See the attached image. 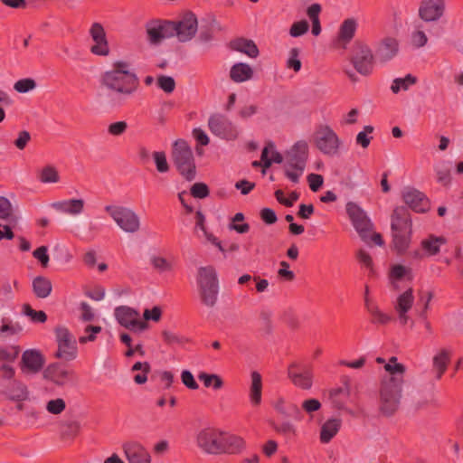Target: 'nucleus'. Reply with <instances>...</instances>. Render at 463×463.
I'll list each match as a JSON object with an SVG mask.
<instances>
[{"instance_id":"43","label":"nucleus","mask_w":463,"mask_h":463,"mask_svg":"<svg viewBox=\"0 0 463 463\" xmlns=\"http://www.w3.org/2000/svg\"><path fill=\"white\" fill-rule=\"evenodd\" d=\"M198 379L202 381L205 387H213L214 390H219L223 386L222 379L214 373H200Z\"/></svg>"},{"instance_id":"25","label":"nucleus","mask_w":463,"mask_h":463,"mask_svg":"<svg viewBox=\"0 0 463 463\" xmlns=\"http://www.w3.org/2000/svg\"><path fill=\"white\" fill-rule=\"evenodd\" d=\"M72 375V371L68 370L58 363L50 364L44 371V377L57 385L68 383L71 380Z\"/></svg>"},{"instance_id":"62","label":"nucleus","mask_w":463,"mask_h":463,"mask_svg":"<svg viewBox=\"0 0 463 463\" xmlns=\"http://www.w3.org/2000/svg\"><path fill=\"white\" fill-rule=\"evenodd\" d=\"M24 313L30 317L32 321L36 323H44L47 320V315L44 311H36L33 309L29 305L24 306Z\"/></svg>"},{"instance_id":"57","label":"nucleus","mask_w":463,"mask_h":463,"mask_svg":"<svg viewBox=\"0 0 463 463\" xmlns=\"http://www.w3.org/2000/svg\"><path fill=\"white\" fill-rule=\"evenodd\" d=\"M15 370L10 364H3L0 366V385L4 386L7 382L14 379Z\"/></svg>"},{"instance_id":"33","label":"nucleus","mask_w":463,"mask_h":463,"mask_svg":"<svg viewBox=\"0 0 463 463\" xmlns=\"http://www.w3.org/2000/svg\"><path fill=\"white\" fill-rule=\"evenodd\" d=\"M357 29V22L354 18H347L341 24L338 31L337 39L339 42L346 44L354 37Z\"/></svg>"},{"instance_id":"10","label":"nucleus","mask_w":463,"mask_h":463,"mask_svg":"<svg viewBox=\"0 0 463 463\" xmlns=\"http://www.w3.org/2000/svg\"><path fill=\"white\" fill-rule=\"evenodd\" d=\"M106 211L123 231L135 232L139 229V219L130 209L120 204H109Z\"/></svg>"},{"instance_id":"21","label":"nucleus","mask_w":463,"mask_h":463,"mask_svg":"<svg viewBox=\"0 0 463 463\" xmlns=\"http://www.w3.org/2000/svg\"><path fill=\"white\" fill-rule=\"evenodd\" d=\"M195 212V229L203 232L206 241L214 245L219 250H222V241L212 232H208L205 227V216L200 209L195 210L192 204H184V213L186 214Z\"/></svg>"},{"instance_id":"61","label":"nucleus","mask_w":463,"mask_h":463,"mask_svg":"<svg viewBox=\"0 0 463 463\" xmlns=\"http://www.w3.org/2000/svg\"><path fill=\"white\" fill-rule=\"evenodd\" d=\"M299 50L298 48H292L290 50V56L287 61V66L289 69H292L294 71L298 72L300 71L302 63L298 59Z\"/></svg>"},{"instance_id":"30","label":"nucleus","mask_w":463,"mask_h":463,"mask_svg":"<svg viewBox=\"0 0 463 463\" xmlns=\"http://www.w3.org/2000/svg\"><path fill=\"white\" fill-rule=\"evenodd\" d=\"M288 376L298 387L309 389L312 386V374L308 370L301 371L296 365H291L288 368Z\"/></svg>"},{"instance_id":"40","label":"nucleus","mask_w":463,"mask_h":463,"mask_svg":"<svg viewBox=\"0 0 463 463\" xmlns=\"http://www.w3.org/2000/svg\"><path fill=\"white\" fill-rule=\"evenodd\" d=\"M445 243V238L430 236L421 241V247L429 255H436L439 251L440 246Z\"/></svg>"},{"instance_id":"1","label":"nucleus","mask_w":463,"mask_h":463,"mask_svg":"<svg viewBox=\"0 0 463 463\" xmlns=\"http://www.w3.org/2000/svg\"><path fill=\"white\" fill-rule=\"evenodd\" d=\"M101 83L120 97L126 98L137 91L139 79L135 72L129 71L127 61H118L113 63L112 70L103 73Z\"/></svg>"},{"instance_id":"24","label":"nucleus","mask_w":463,"mask_h":463,"mask_svg":"<svg viewBox=\"0 0 463 463\" xmlns=\"http://www.w3.org/2000/svg\"><path fill=\"white\" fill-rule=\"evenodd\" d=\"M391 228L392 232L411 231V219L409 207L402 204L394 209L392 215Z\"/></svg>"},{"instance_id":"64","label":"nucleus","mask_w":463,"mask_h":463,"mask_svg":"<svg viewBox=\"0 0 463 463\" xmlns=\"http://www.w3.org/2000/svg\"><path fill=\"white\" fill-rule=\"evenodd\" d=\"M162 337L167 345H182L187 342L184 337L167 330L162 332Z\"/></svg>"},{"instance_id":"9","label":"nucleus","mask_w":463,"mask_h":463,"mask_svg":"<svg viewBox=\"0 0 463 463\" xmlns=\"http://www.w3.org/2000/svg\"><path fill=\"white\" fill-rule=\"evenodd\" d=\"M222 430L203 428L196 435V445L205 454L221 455Z\"/></svg>"},{"instance_id":"20","label":"nucleus","mask_w":463,"mask_h":463,"mask_svg":"<svg viewBox=\"0 0 463 463\" xmlns=\"http://www.w3.org/2000/svg\"><path fill=\"white\" fill-rule=\"evenodd\" d=\"M413 303L414 296L413 289L411 288H409L397 297L393 307L398 315V319L401 325L404 326L408 323V312L411 309Z\"/></svg>"},{"instance_id":"28","label":"nucleus","mask_w":463,"mask_h":463,"mask_svg":"<svg viewBox=\"0 0 463 463\" xmlns=\"http://www.w3.org/2000/svg\"><path fill=\"white\" fill-rule=\"evenodd\" d=\"M249 400L252 406L257 407L262 401V377L256 371L250 373V385L249 390Z\"/></svg>"},{"instance_id":"52","label":"nucleus","mask_w":463,"mask_h":463,"mask_svg":"<svg viewBox=\"0 0 463 463\" xmlns=\"http://www.w3.org/2000/svg\"><path fill=\"white\" fill-rule=\"evenodd\" d=\"M157 87L167 94L172 93L175 89V80L171 76L159 75L156 81Z\"/></svg>"},{"instance_id":"32","label":"nucleus","mask_w":463,"mask_h":463,"mask_svg":"<svg viewBox=\"0 0 463 463\" xmlns=\"http://www.w3.org/2000/svg\"><path fill=\"white\" fill-rule=\"evenodd\" d=\"M283 162L282 155L275 150V145L269 141L261 151V166L263 169L269 168L272 163L280 164Z\"/></svg>"},{"instance_id":"22","label":"nucleus","mask_w":463,"mask_h":463,"mask_svg":"<svg viewBox=\"0 0 463 463\" xmlns=\"http://www.w3.org/2000/svg\"><path fill=\"white\" fill-rule=\"evenodd\" d=\"M124 454L128 463H150L149 452L137 441L127 442L123 445Z\"/></svg>"},{"instance_id":"63","label":"nucleus","mask_w":463,"mask_h":463,"mask_svg":"<svg viewBox=\"0 0 463 463\" xmlns=\"http://www.w3.org/2000/svg\"><path fill=\"white\" fill-rule=\"evenodd\" d=\"M309 188L312 192H318L324 184V177L318 174H309L307 177Z\"/></svg>"},{"instance_id":"42","label":"nucleus","mask_w":463,"mask_h":463,"mask_svg":"<svg viewBox=\"0 0 463 463\" xmlns=\"http://www.w3.org/2000/svg\"><path fill=\"white\" fill-rule=\"evenodd\" d=\"M228 228L235 231L240 234L247 233L250 231V225L244 222V215L241 213H237L231 220Z\"/></svg>"},{"instance_id":"19","label":"nucleus","mask_w":463,"mask_h":463,"mask_svg":"<svg viewBox=\"0 0 463 463\" xmlns=\"http://www.w3.org/2000/svg\"><path fill=\"white\" fill-rule=\"evenodd\" d=\"M90 34L95 42V44L90 48V52L95 55L107 56L109 53V47L102 24L94 23L90 29Z\"/></svg>"},{"instance_id":"53","label":"nucleus","mask_w":463,"mask_h":463,"mask_svg":"<svg viewBox=\"0 0 463 463\" xmlns=\"http://www.w3.org/2000/svg\"><path fill=\"white\" fill-rule=\"evenodd\" d=\"M309 29V24L307 20H301L298 22L293 23L289 29V34L292 37H300L307 33Z\"/></svg>"},{"instance_id":"11","label":"nucleus","mask_w":463,"mask_h":463,"mask_svg":"<svg viewBox=\"0 0 463 463\" xmlns=\"http://www.w3.org/2000/svg\"><path fill=\"white\" fill-rule=\"evenodd\" d=\"M147 41L152 45L159 44L164 39L174 36L173 21L153 19L146 23L145 25Z\"/></svg>"},{"instance_id":"34","label":"nucleus","mask_w":463,"mask_h":463,"mask_svg":"<svg viewBox=\"0 0 463 463\" xmlns=\"http://www.w3.org/2000/svg\"><path fill=\"white\" fill-rule=\"evenodd\" d=\"M341 420L329 419L321 427L320 441L326 444L337 434L341 428Z\"/></svg>"},{"instance_id":"8","label":"nucleus","mask_w":463,"mask_h":463,"mask_svg":"<svg viewBox=\"0 0 463 463\" xmlns=\"http://www.w3.org/2000/svg\"><path fill=\"white\" fill-rule=\"evenodd\" d=\"M57 343V351L54 356L58 359L70 362L78 355L77 341L75 336L65 326H57L54 330Z\"/></svg>"},{"instance_id":"37","label":"nucleus","mask_w":463,"mask_h":463,"mask_svg":"<svg viewBox=\"0 0 463 463\" xmlns=\"http://www.w3.org/2000/svg\"><path fill=\"white\" fill-rule=\"evenodd\" d=\"M403 203H430L427 195L412 186H405L402 192Z\"/></svg>"},{"instance_id":"58","label":"nucleus","mask_w":463,"mask_h":463,"mask_svg":"<svg viewBox=\"0 0 463 463\" xmlns=\"http://www.w3.org/2000/svg\"><path fill=\"white\" fill-rule=\"evenodd\" d=\"M56 211L69 214L77 215L83 211V204H53Z\"/></svg>"},{"instance_id":"7","label":"nucleus","mask_w":463,"mask_h":463,"mask_svg":"<svg viewBox=\"0 0 463 463\" xmlns=\"http://www.w3.org/2000/svg\"><path fill=\"white\" fill-rule=\"evenodd\" d=\"M316 147L324 155L333 156L338 154L341 141L328 125H319L313 135Z\"/></svg>"},{"instance_id":"56","label":"nucleus","mask_w":463,"mask_h":463,"mask_svg":"<svg viewBox=\"0 0 463 463\" xmlns=\"http://www.w3.org/2000/svg\"><path fill=\"white\" fill-rule=\"evenodd\" d=\"M210 190L204 183H195L190 189V194L197 199H204L209 195Z\"/></svg>"},{"instance_id":"14","label":"nucleus","mask_w":463,"mask_h":463,"mask_svg":"<svg viewBox=\"0 0 463 463\" xmlns=\"http://www.w3.org/2000/svg\"><path fill=\"white\" fill-rule=\"evenodd\" d=\"M45 364V357L38 349H27L24 351L19 362V369L24 375H35L39 373Z\"/></svg>"},{"instance_id":"5","label":"nucleus","mask_w":463,"mask_h":463,"mask_svg":"<svg viewBox=\"0 0 463 463\" xmlns=\"http://www.w3.org/2000/svg\"><path fill=\"white\" fill-rule=\"evenodd\" d=\"M172 157L178 172L187 181L195 178V164L193 151L189 144L184 139H177L173 145Z\"/></svg>"},{"instance_id":"6","label":"nucleus","mask_w":463,"mask_h":463,"mask_svg":"<svg viewBox=\"0 0 463 463\" xmlns=\"http://www.w3.org/2000/svg\"><path fill=\"white\" fill-rule=\"evenodd\" d=\"M372 49L362 41H355L353 45L350 62L355 71L363 76H369L373 73L374 60Z\"/></svg>"},{"instance_id":"15","label":"nucleus","mask_w":463,"mask_h":463,"mask_svg":"<svg viewBox=\"0 0 463 463\" xmlns=\"http://www.w3.org/2000/svg\"><path fill=\"white\" fill-rule=\"evenodd\" d=\"M346 213L359 236L364 240L373 229L367 213L358 204H346Z\"/></svg>"},{"instance_id":"17","label":"nucleus","mask_w":463,"mask_h":463,"mask_svg":"<svg viewBox=\"0 0 463 463\" xmlns=\"http://www.w3.org/2000/svg\"><path fill=\"white\" fill-rule=\"evenodd\" d=\"M246 439L238 434L222 430L221 455H241L247 449Z\"/></svg>"},{"instance_id":"49","label":"nucleus","mask_w":463,"mask_h":463,"mask_svg":"<svg viewBox=\"0 0 463 463\" xmlns=\"http://www.w3.org/2000/svg\"><path fill=\"white\" fill-rule=\"evenodd\" d=\"M220 30V25L215 19H213L206 28H202L199 33V40L202 43H207L213 38V33Z\"/></svg>"},{"instance_id":"50","label":"nucleus","mask_w":463,"mask_h":463,"mask_svg":"<svg viewBox=\"0 0 463 463\" xmlns=\"http://www.w3.org/2000/svg\"><path fill=\"white\" fill-rule=\"evenodd\" d=\"M439 406V402L432 393H430L428 397L419 398L414 403L416 410H430L433 408H438Z\"/></svg>"},{"instance_id":"39","label":"nucleus","mask_w":463,"mask_h":463,"mask_svg":"<svg viewBox=\"0 0 463 463\" xmlns=\"http://www.w3.org/2000/svg\"><path fill=\"white\" fill-rule=\"evenodd\" d=\"M366 310L372 317L371 322L373 324L386 325L392 320V317L390 315L383 312L379 308L377 304H375V305L367 304Z\"/></svg>"},{"instance_id":"31","label":"nucleus","mask_w":463,"mask_h":463,"mask_svg":"<svg viewBox=\"0 0 463 463\" xmlns=\"http://www.w3.org/2000/svg\"><path fill=\"white\" fill-rule=\"evenodd\" d=\"M253 76L252 68L245 62H237L231 67L230 78L232 81L240 83L250 80Z\"/></svg>"},{"instance_id":"12","label":"nucleus","mask_w":463,"mask_h":463,"mask_svg":"<svg viewBox=\"0 0 463 463\" xmlns=\"http://www.w3.org/2000/svg\"><path fill=\"white\" fill-rule=\"evenodd\" d=\"M210 131L216 137L226 140H235L239 132L233 123L222 114H213L208 119Z\"/></svg>"},{"instance_id":"36","label":"nucleus","mask_w":463,"mask_h":463,"mask_svg":"<svg viewBox=\"0 0 463 463\" xmlns=\"http://www.w3.org/2000/svg\"><path fill=\"white\" fill-rule=\"evenodd\" d=\"M392 243L395 250L399 254L404 253L409 248L411 237V231L404 232H392Z\"/></svg>"},{"instance_id":"26","label":"nucleus","mask_w":463,"mask_h":463,"mask_svg":"<svg viewBox=\"0 0 463 463\" xmlns=\"http://www.w3.org/2000/svg\"><path fill=\"white\" fill-rule=\"evenodd\" d=\"M3 393L11 401L23 402L28 399L29 390L25 383L14 379L3 391Z\"/></svg>"},{"instance_id":"4","label":"nucleus","mask_w":463,"mask_h":463,"mask_svg":"<svg viewBox=\"0 0 463 463\" xmlns=\"http://www.w3.org/2000/svg\"><path fill=\"white\" fill-rule=\"evenodd\" d=\"M197 283L202 303L209 307H214L219 293V283L215 269L213 266L201 267L198 269Z\"/></svg>"},{"instance_id":"45","label":"nucleus","mask_w":463,"mask_h":463,"mask_svg":"<svg viewBox=\"0 0 463 463\" xmlns=\"http://www.w3.org/2000/svg\"><path fill=\"white\" fill-rule=\"evenodd\" d=\"M39 180L44 184L57 183L60 180V175L54 166L46 165L42 169L39 175Z\"/></svg>"},{"instance_id":"23","label":"nucleus","mask_w":463,"mask_h":463,"mask_svg":"<svg viewBox=\"0 0 463 463\" xmlns=\"http://www.w3.org/2000/svg\"><path fill=\"white\" fill-rule=\"evenodd\" d=\"M398 50V41L392 37H385L378 43L375 48V57L380 62H386L397 54Z\"/></svg>"},{"instance_id":"59","label":"nucleus","mask_w":463,"mask_h":463,"mask_svg":"<svg viewBox=\"0 0 463 463\" xmlns=\"http://www.w3.org/2000/svg\"><path fill=\"white\" fill-rule=\"evenodd\" d=\"M66 408V403L61 398L51 400L46 404V410L52 414H60Z\"/></svg>"},{"instance_id":"27","label":"nucleus","mask_w":463,"mask_h":463,"mask_svg":"<svg viewBox=\"0 0 463 463\" xmlns=\"http://www.w3.org/2000/svg\"><path fill=\"white\" fill-rule=\"evenodd\" d=\"M229 46L232 50L244 53L250 58H257L260 53L256 43L252 40L243 37L232 40Z\"/></svg>"},{"instance_id":"54","label":"nucleus","mask_w":463,"mask_h":463,"mask_svg":"<svg viewBox=\"0 0 463 463\" xmlns=\"http://www.w3.org/2000/svg\"><path fill=\"white\" fill-rule=\"evenodd\" d=\"M35 87L36 82L31 78L19 80L14 85V89L19 93H26L35 89Z\"/></svg>"},{"instance_id":"2","label":"nucleus","mask_w":463,"mask_h":463,"mask_svg":"<svg viewBox=\"0 0 463 463\" xmlns=\"http://www.w3.org/2000/svg\"><path fill=\"white\" fill-rule=\"evenodd\" d=\"M403 382L401 376L383 379L379 390V410L383 415L391 416L399 409Z\"/></svg>"},{"instance_id":"44","label":"nucleus","mask_w":463,"mask_h":463,"mask_svg":"<svg viewBox=\"0 0 463 463\" xmlns=\"http://www.w3.org/2000/svg\"><path fill=\"white\" fill-rule=\"evenodd\" d=\"M132 371H141L134 376V382L137 384H143L147 381V373L150 372V364L147 362H137L132 366Z\"/></svg>"},{"instance_id":"46","label":"nucleus","mask_w":463,"mask_h":463,"mask_svg":"<svg viewBox=\"0 0 463 463\" xmlns=\"http://www.w3.org/2000/svg\"><path fill=\"white\" fill-rule=\"evenodd\" d=\"M384 369L389 373V376L387 378L394 376H401L403 378L405 367L403 364L397 363V357L395 356L390 358L389 362L384 365Z\"/></svg>"},{"instance_id":"48","label":"nucleus","mask_w":463,"mask_h":463,"mask_svg":"<svg viewBox=\"0 0 463 463\" xmlns=\"http://www.w3.org/2000/svg\"><path fill=\"white\" fill-rule=\"evenodd\" d=\"M20 351L21 349L18 345L0 347V361L12 363L17 358Z\"/></svg>"},{"instance_id":"35","label":"nucleus","mask_w":463,"mask_h":463,"mask_svg":"<svg viewBox=\"0 0 463 463\" xmlns=\"http://www.w3.org/2000/svg\"><path fill=\"white\" fill-rule=\"evenodd\" d=\"M32 287L34 295L39 298H48L52 290L51 280L43 276H37L34 278L32 283Z\"/></svg>"},{"instance_id":"13","label":"nucleus","mask_w":463,"mask_h":463,"mask_svg":"<svg viewBox=\"0 0 463 463\" xmlns=\"http://www.w3.org/2000/svg\"><path fill=\"white\" fill-rule=\"evenodd\" d=\"M117 321L133 332H142L148 328V324L140 319L138 311L129 307L121 306L115 309Z\"/></svg>"},{"instance_id":"3","label":"nucleus","mask_w":463,"mask_h":463,"mask_svg":"<svg viewBox=\"0 0 463 463\" xmlns=\"http://www.w3.org/2000/svg\"><path fill=\"white\" fill-rule=\"evenodd\" d=\"M308 158V145L305 140H299L294 144L287 155V162L284 165V175L292 183H298Z\"/></svg>"},{"instance_id":"29","label":"nucleus","mask_w":463,"mask_h":463,"mask_svg":"<svg viewBox=\"0 0 463 463\" xmlns=\"http://www.w3.org/2000/svg\"><path fill=\"white\" fill-rule=\"evenodd\" d=\"M451 352L449 349H441L432 359V371L435 378L439 380L446 372L450 362Z\"/></svg>"},{"instance_id":"55","label":"nucleus","mask_w":463,"mask_h":463,"mask_svg":"<svg viewBox=\"0 0 463 463\" xmlns=\"http://www.w3.org/2000/svg\"><path fill=\"white\" fill-rule=\"evenodd\" d=\"M153 157L159 173H166L169 170V165L166 160L165 153L163 151H156L153 153Z\"/></svg>"},{"instance_id":"18","label":"nucleus","mask_w":463,"mask_h":463,"mask_svg":"<svg viewBox=\"0 0 463 463\" xmlns=\"http://www.w3.org/2000/svg\"><path fill=\"white\" fill-rule=\"evenodd\" d=\"M444 11V0H422L419 7V16L424 22H435L443 15Z\"/></svg>"},{"instance_id":"60","label":"nucleus","mask_w":463,"mask_h":463,"mask_svg":"<svg viewBox=\"0 0 463 463\" xmlns=\"http://www.w3.org/2000/svg\"><path fill=\"white\" fill-rule=\"evenodd\" d=\"M150 261L154 269L160 272L169 271L172 269L171 263L163 257L153 256L151 257Z\"/></svg>"},{"instance_id":"51","label":"nucleus","mask_w":463,"mask_h":463,"mask_svg":"<svg viewBox=\"0 0 463 463\" xmlns=\"http://www.w3.org/2000/svg\"><path fill=\"white\" fill-rule=\"evenodd\" d=\"M373 130L374 128L373 126H364V130L359 132L356 136V144L361 146L363 148H367L371 140L373 138L372 136H369V134L373 133Z\"/></svg>"},{"instance_id":"16","label":"nucleus","mask_w":463,"mask_h":463,"mask_svg":"<svg viewBox=\"0 0 463 463\" xmlns=\"http://www.w3.org/2000/svg\"><path fill=\"white\" fill-rule=\"evenodd\" d=\"M197 18L192 12H186L181 20L173 21L174 36H177L182 43L190 41L197 32Z\"/></svg>"},{"instance_id":"38","label":"nucleus","mask_w":463,"mask_h":463,"mask_svg":"<svg viewBox=\"0 0 463 463\" xmlns=\"http://www.w3.org/2000/svg\"><path fill=\"white\" fill-rule=\"evenodd\" d=\"M349 396V389L346 385L332 389L329 392V399L333 406L336 409H342Z\"/></svg>"},{"instance_id":"41","label":"nucleus","mask_w":463,"mask_h":463,"mask_svg":"<svg viewBox=\"0 0 463 463\" xmlns=\"http://www.w3.org/2000/svg\"><path fill=\"white\" fill-rule=\"evenodd\" d=\"M417 77L412 74H407L404 78H396L393 80L391 90L397 94L401 90H407L410 86L417 82Z\"/></svg>"},{"instance_id":"47","label":"nucleus","mask_w":463,"mask_h":463,"mask_svg":"<svg viewBox=\"0 0 463 463\" xmlns=\"http://www.w3.org/2000/svg\"><path fill=\"white\" fill-rule=\"evenodd\" d=\"M0 219L8 224H17L18 216L15 214L12 204H0Z\"/></svg>"}]
</instances>
